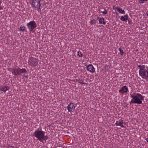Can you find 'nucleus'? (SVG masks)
<instances>
[{
	"mask_svg": "<svg viewBox=\"0 0 148 148\" xmlns=\"http://www.w3.org/2000/svg\"><path fill=\"white\" fill-rule=\"evenodd\" d=\"M45 133L44 131L42 130L41 128L40 130L38 128L34 132L33 135L37 139V140L42 143L43 141H46L48 138L47 136L45 135Z\"/></svg>",
	"mask_w": 148,
	"mask_h": 148,
	"instance_id": "1",
	"label": "nucleus"
},
{
	"mask_svg": "<svg viewBox=\"0 0 148 148\" xmlns=\"http://www.w3.org/2000/svg\"><path fill=\"white\" fill-rule=\"evenodd\" d=\"M139 68V74L142 78L148 80V67L144 65H137Z\"/></svg>",
	"mask_w": 148,
	"mask_h": 148,
	"instance_id": "2",
	"label": "nucleus"
},
{
	"mask_svg": "<svg viewBox=\"0 0 148 148\" xmlns=\"http://www.w3.org/2000/svg\"><path fill=\"white\" fill-rule=\"evenodd\" d=\"M130 97L132 98L130 103H136L138 104L142 103L144 100V97L139 93H135L134 95H131Z\"/></svg>",
	"mask_w": 148,
	"mask_h": 148,
	"instance_id": "3",
	"label": "nucleus"
},
{
	"mask_svg": "<svg viewBox=\"0 0 148 148\" xmlns=\"http://www.w3.org/2000/svg\"><path fill=\"white\" fill-rule=\"evenodd\" d=\"M9 71H11L12 74H14L15 75L21 76L22 73L26 72V69L24 68L20 69L19 68H17L15 69H10Z\"/></svg>",
	"mask_w": 148,
	"mask_h": 148,
	"instance_id": "4",
	"label": "nucleus"
},
{
	"mask_svg": "<svg viewBox=\"0 0 148 148\" xmlns=\"http://www.w3.org/2000/svg\"><path fill=\"white\" fill-rule=\"evenodd\" d=\"M27 26L30 33L31 32H33L34 30L37 27L36 23L34 21H31L28 23L27 24Z\"/></svg>",
	"mask_w": 148,
	"mask_h": 148,
	"instance_id": "5",
	"label": "nucleus"
},
{
	"mask_svg": "<svg viewBox=\"0 0 148 148\" xmlns=\"http://www.w3.org/2000/svg\"><path fill=\"white\" fill-rule=\"evenodd\" d=\"M28 63L30 66L34 67L38 65V62L36 58L31 57L29 58Z\"/></svg>",
	"mask_w": 148,
	"mask_h": 148,
	"instance_id": "6",
	"label": "nucleus"
},
{
	"mask_svg": "<svg viewBox=\"0 0 148 148\" xmlns=\"http://www.w3.org/2000/svg\"><path fill=\"white\" fill-rule=\"evenodd\" d=\"M41 0H33L32 4L33 5V7L35 8H37L38 12L41 11V8H40L41 4L40 3Z\"/></svg>",
	"mask_w": 148,
	"mask_h": 148,
	"instance_id": "7",
	"label": "nucleus"
},
{
	"mask_svg": "<svg viewBox=\"0 0 148 148\" xmlns=\"http://www.w3.org/2000/svg\"><path fill=\"white\" fill-rule=\"evenodd\" d=\"M75 107L73 103H69L67 107V108L68 112L70 113H72L75 110Z\"/></svg>",
	"mask_w": 148,
	"mask_h": 148,
	"instance_id": "8",
	"label": "nucleus"
},
{
	"mask_svg": "<svg viewBox=\"0 0 148 148\" xmlns=\"http://www.w3.org/2000/svg\"><path fill=\"white\" fill-rule=\"evenodd\" d=\"M86 69L87 71L92 73H93L95 72V69L91 64H89L88 65L86 66Z\"/></svg>",
	"mask_w": 148,
	"mask_h": 148,
	"instance_id": "9",
	"label": "nucleus"
},
{
	"mask_svg": "<svg viewBox=\"0 0 148 148\" xmlns=\"http://www.w3.org/2000/svg\"><path fill=\"white\" fill-rule=\"evenodd\" d=\"M124 123L123 121L122 120H119V121H116L115 125L116 126H120L121 127H124V126L123 124Z\"/></svg>",
	"mask_w": 148,
	"mask_h": 148,
	"instance_id": "10",
	"label": "nucleus"
},
{
	"mask_svg": "<svg viewBox=\"0 0 148 148\" xmlns=\"http://www.w3.org/2000/svg\"><path fill=\"white\" fill-rule=\"evenodd\" d=\"M114 9V10H116L120 14H124L125 13V12L124 10L119 7H116Z\"/></svg>",
	"mask_w": 148,
	"mask_h": 148,
	"instance_id": "11",
	"label": "nucleus"
},
{
	"mask_svg": "<svg viewBox=\"0 0 148 148\" xmlns=\"http://www.w3.org/2000/svg\"><path fill=\"white\" fill-rule=\"evenodd\" d=\"M128 15L127 14L124 15V16H121L120 18V19L122 21H126L127 20Z\"/></svg>",
	"mask_w": 148,
	"mask_h": 148,
	"instance_id": "12",
	"label": "nucleus"
},
{
	"mask_svg": "<svg viewBox=\"0 0 148 148\" xmlns=\"http://www.w3.org/2000/svg\"><path fill=\"white\" fill-rule=\"evenodd\" d=\"M99 19V21L100 23L103 24L105 25L106 24V22L104 21L105 19L104 18H98V19Z\"/></svg>",
	"mask_w": 148,
	"mask_h": 148,
	"instance_id": "13",
	"label": "nucleus"
},
{
	"mask_svg": "<svg viewBox=\"0 0 148 148\" xmlns=\"http://www.w3.org/2000/svg\"><path fill=\"white\" fill-rule=\"evenodd\" d=\"M121 90L124 93H127L128 92V89L126 86H124L121 87Z\"/></svg>",
	"mask_w": 148,
	"mask_h": 148,
	"instance_id": "14",
	"label": "nucleus"
},
{
	"mask_svg": "<svg viewBox=\"0 0 148 148\" xmlns=\"http://www.w3.org/2000/svg\"><path fill=\"white\" fill-rule=\"evenodd\" d=\"M9 87L7 86L1 88L0 89V90L4 92H5L7 90H9Z\"/></svg>",
	"mask_w": 148,
	"mask_h": 148,
	"instance_id": "15",
	"label": "nucleus"
},
{
	"mask_svg": "<svg viewBox=\"0 0 148 148\" xmlns=\"http://www.w3.org/2000/svg\"><path fill=\"white\" fill-rule=\"evenodd\" d=\"M25 29L26 28L24 26H21L19 28L20 30L22 31L27 32Z\"/></svg>",
	"mask_w": 148,
	"mask_h": 148,
	"instance_id": "16",
	"label": "nucleus"
},
{
	"mask_svg": "<svg viewBox=\"0 0 148 148\" xmlns=\"http://www.w3.org/2000/svg\"><path fill=\"white\" fill-rule=\"evenodd\" d=\"M77 55L79 57H82V54L80 51H78Z\"/></svg>",
	"mask_w": 148,
	"mask_h": 148,
	"instance_id": "17",
	"label": "nucleus"
},
{
	"mask_svg": "<svg viewBox=\"0 0 148 148\" xmlns=\"http://www.w3.org/2000/svg\"><path fill=\"white\" fill-rule=\"evenodd\" d=\"M119 50L120 52V54L121 55H123L124 54L123 50L120 47L119 48Z\"/></svg>",
	"mask_w": 148,
	"mask_h": 148,
	"instance_id": "18",
	"label": "nucleus"
},
{
	"mask_svg": "<svg viewBox=\"0 0 148 148\" xmlns=\"http://www.w3.org/2000/svg\"><path fill=\"white\" fill-rule=\"evenodd\" d=\"M147 0H139L138 2L140 4L143 3L145 1H146Z\"/></svg>",
	"mask_w": 148,
	"mask_h": 148,
	"instance_id": "19",
	"label": "nucleus"
},
{
	"mask_svg": "<svg viewBox=\"0 0 148 148\" xmlns=\"http://www.w3.org/2000/svg\"><path fill=\"white\" fill-rule=\"evenodd\" d=\"M127 104L126 103H124L123 104V106L125 108H126L127 106Z\"/></svg>",
	"mask_w": 148,
	"mask_h": 148,
	"instance_id": "20",
	"label": "nucleus"
},
{
	"mask_svg": "<svg viewBox=\"0 0 148 148\" xmlns=\"http://www.w3.org/2000/svg\"><path fill=\"white\" fill-rule=\"evenodd\" d=\"M102 12V13H103L104 14H106L107 13V11L106 9H104V11L102 12Z\"/></svg>",
	"mask_w": 148,
	"mask_h": 148,
	"instance_id": "21",
	"label": "nucleus"
},
{
	"mask_svg": "<svg viewBox=\"0 0 148 148\" xmlns=\"http://www.w3.org/2000/svg\"><path fill=\"white\" fill-rule=\"evenodd\" d=\"M79 82L81 84H84V83L83 82V81L81 80H79Z\"/></svg>",
	"mask_w": 148,
	"mask_h": 148,
	"instance_id": "22",
	"label": "nucleus"
},
{
	"mask_svg": "<svg viewBox=\"0 0 148 148\" xmlns=\"http://www.w3.org/2000/svg\"><path fill=\"white\" fill-rule=\"evenodd\" d=\"M3 8L1 6V2L0 1V10L3 9Z\"/></svg>",
	"mask_w": 148,
	"mask_h": 148,
	"instance_id": "23",
	"label": "nucleus"
},
{
	"mask_svg": "<svg viewBox=\"0 0 148 148\" xmlns=\"http://www.w3.org/2000/svg\"><path fill=\"white\" fill-rule=\"evenodd\" d=\"M8 148H15L14 147L12 146H10L8 147Z\"/></svg>",
	"mask_w": 148,
	"mask_h": 148,
	"instance_id": "24",
	"label": "nucleus"
},
{
	"mask_svg": "<svg viewBox=\"0 0 148 148\" xmlns=\"http://www.w3.org/2000/svg\"><path fill=\"white\" fill-rule=\"evenodd\" d=\"M90 23L91 25H92L93 24L92 21L91 20L90 21Z\"/></svg>",
	"mask_w": 148,
	"mask_h": 148,
	"instance_id": "25",
	"label": "nucleus"
},
{
	"mask_svg": "<svg viewBox=\"0 0 148 148\" xmlns=\"http://www.w3.org/2000/svg\"><path fill=\"white\" fill-rule=\"evenodd\" d=\"M145 140H146V141L148 143V138H146L145 139Z\"/></svg>",
	"mask_w": 148,
	"mask_h": 148,
	"instance_id": "26",
	"label": "nucleus"
},
{
	"mask_svg": "<svg viewBox=\"0 0 148 148\" xmlns=\"http://www.w3.org/2000/svg\"><path fill=\"white\" fill-rule=\"evenodd\" d=\"M121 91H122V90H121V89L119 90V92H121Z\"/></svg>",
	"mask_w": 148,
	"mask_h": 148,
	"instance_id": "27",
	"label": "nucleus"
},
{
	"mask_svg": "<svg viewBox=\"0 0 148 148\" xmlns=\"http://www.w3.org/2000/svg\"><path fill=\"white\" fill-rule=\"evenodd\" d=\"M23 77H26L24 75H23Z\"/></svg>",
	"mask_w": 148,
	"mask_h": 148,
	"instance_id": "28",
	"label": "nucleus"
},
{
	"mask_svg": "<svg viewBox=\"0 0 148 148\" xmlns=\"http://www.w3.org/2000/svg\"><path fill=\"white\" fill-rule=\"evenodd\" d=\"M147 15L148 16V11L147 12Z\"/></svg>",
	"mask_w": 148,
	"mask_h": 148,
	"instance_id": "29",
	"label": "nucleus"
}]
</instances>
